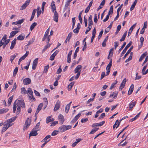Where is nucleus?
Listing matches in <instances>:
<instances>
[{
	"instance_id": "55",
	"label": "nucleus",
	"mask_w": 148,
	"mask_h": 148,
	"mask_svg": "<svg viewBox=\"0 0 148 148\" xmlns=\"http://www.w3.org/2000/svg\"><path fill=\"white\" fill-rule=\"evenodd\" d=\"M103 31L102 29L101 31L100 32L98 36V38L100 39L102 36L103 33Z\"/></svg>"
},
{
	"instance_id": "62",
	"label": "nucleus",
	"mask_w": 148,
	"mask_h": 148,
	"mask_svg": "<svg viewBox=\"0 0 148 148\" xmlns=\"http://www.w3.org/2000/svg\"><path fill=\"white\" fill-rule=\"evenodd\" d=\"M62 71V69L61 68V66H60L59 69H58L57 71V73L59 74Z\"/></svg>"
},
{
	"instance_id": "29",
	"label": "nucleus",
	"mask_w": 148,
	"mask_h": 148,
	"mask_svg": "<svg viewBox=\"0 0 148 148\" xmlns=\"http://www.w3.org/2000/svg\"><path fill=\"white\" fill-rule=\"evenodd\" d=\"M29 53V51H27L26 52V53H25V55L22 56L20 58V59L22 60H24L25 59V58L27 56Z\"/></svg>"
},
{
	"instance_id": "45",
	"label": "nucleus",
	"mask_w": 148,
	"mask_h": 148,
	"mask_svg": "<svg viewBox=\"0 0 148 148\" xmlns=\"http://www.w3.org/2000/svg\"><path fill=\"white\" fill-rule=\"evenodd\" d=\"M35 40V38H33L32 40H29L28 43L27 44V46H29L31 44H32L34 42V40Z\"/></svg>"
},
{
	"instance_id": "37",
	"label": "nucleus",
	"mask_w": 148,
	"mask_h": 148,
	"mask_svg": "<svg viewBox=\"0 0 148 148\" xmlns=\"http://www.w3.org/2000/svg\"><path fill=\"white\" fill-rule=\"evenodd\" d=\"M37 23L34 22L30 26V29L31 31H32L35 27L37 25Z\"/></svg>"
},
{
	"instance_id": "22",
	"label": "nucleus",
	"mask_w": 148,
	"mask_h": 148,
	"mask_svg": "<svg viewBox=\"0 0 148 148\" xmlns=\"http://www.w3.org/2000/svg\"><path fill=\"white\" fill-rule=\"evenodd\" d=\"M17 117V116H15L8 120L7 122H9V123H11L13 122L16 119Z\"/></svg>"
},
{
	"instance_id": "53",
	"label": "nucleus",
	"mask_w": 148,
	"mask_h": 148,
	"mask_svg": "<svg viewBox=\"0 0 148 148\" xmlns=\"http://www.w3.org/2000/svg\"><path fill=\"white\" fill-rule=\"evenodd\" d=\"M45 4H46V3L45 2H43L42 3V7H41L42 10V13H43V12L44 10V7H45Z\"/></svg>"
},
{
	"instance_id": "59",
	"label": "nucleus",
	"mask_w": 148,
	"mask_h": 148,
	"mask_svg": "<svg viewBox=\"0 0 148 148\" xmlns=\"http://www.w3.org/2000/svg\"><path fill=\"white\" fill-rule=\"evenodd\" d=\"M81 114L80 113H79L76 116H75L74 118L75 119L76 121H77L79 118L80 117Z\"/></svg>"
},
{
	"instance_id": "15",
	"label": "nucleus",
	"mask_w": 148,
	"mask_h": 148,
	"mask_svg": "<svg viewBox=\"0 0 148 148\" xmlns=\"http://www.w3.org/2000/svg\"><path fill=\"white\" fill-rule=\"evenodd\" d=\"M136 101L133 102L132 103H130L129 104V110L131 111L132 110V109L136 104Z\"/></svg>"
},
{
	"instance_id": "40",
	"label": "nucleus",
	"mask_w": 148,
	"mask_h": 148,
	"mask_svg": "<svg viewBox=\"0 0 148 148\" xmlns=\"http://www.w3.org/2000/svg\"><path fill=\"white\" fill-rule=\"evenodd\" d=\"M21 93L23 94H26L27 93V91L26 90L25 88L24 87L22 88H21Z\"/></svg>"
},
{
	"instance_id": "39",
	"label": "nucleus",
	"mask_w": 148,
	"mask_h": 148,
	"mask_svg": "<svg viewBox=\"0 0 148 148\" xmlns=\"http://www.w3.org/2000/svg\"><path fill=\"white\" fill-rule=\"evenodd\" d=\"M8 127H7V126L5 125V124L4 125L2 129V130L1 133L2 134H3L4 132H5L8 129Z\"/></svg>"
},
{
	"instance_id": "46",
	"label": "nucleus",
	"mask_w": 148,
	"mask_h": 148,
	"mask_svg": "<svg viewBox=\"0 0 148 148\" xmlns=\"http://www.w3.org/2000/svg\"><path fill=\"white\" fill-rule=\"evenodd\" d=\"M147 64H146L145 66L143 68L142 73L143 75H145L146 74H144V73H145V71L147 67Z\"/></svg>"
},
{
	"instance_id": "32",
	"label": "nucleus",
	"mask_w": 148,
	"mask_h": 148,
	"mask_svg": "<svg viewBox=\"0 0 148 148\" xmlns=\"http://www.w3.org/2000/svg\"><path fill=\"white\" fill-rule=\"evenodd\" d=\"M18 55L17 53H15L14 55L11 56H10V61L12 62L13 60Z\"/></svg>"
},
{
	"instance_id": "10",
	"label": "nucleus",
	"mask_w": 148,
	"mask_h": 148,
	"mask_svg": "<svg viewBox=\"0 0 148 148\" xmlns=\"http://www.w3.org/2000/svg\"><path fill=\"white\" fill-rule=\"evenodd\" d=\"M60 106V102L59 101H58L54 107V111H57L59 109Z\"/></svg>"
},
{
	"instance_id": "38",
	"label": "nucleus",
	"mask_w": 148,
	"mask_h": 148,
	"mask_svg": "<svg viewBox=\"0 0 148 148\" xmlns=\"http://www.w3.org/2000/svg\"><path fill=\"white\" fill-rule=\"evenodd\" d=\"M27 92V93H29L30 96L33 95V91L32 90V88H28Z\"/></svg>"
},
{
	"instance_id": "52",
	"label": "nucleus",
	"mask_w": 148,
	"mask_h": 148,
	"mask_svg": "<svg viewBox=\"0 0 148 148\" xmlns=\"http://www.w3.org/2000/svg\"><path fill=\"white\" fill-rule=\"evenodd\" d=\"M70 106L66 105L65 107V111L66 113H68L70 108Z\"/></svg>"
},
{
	"instance_id": "56",
	"label": "nucleus",
	"mask_w": 148,
	"mask_h": 148,
	"mask_svg": "<svg viewBox=\"0 0 148 148\" xmlns=\"http://www.w3.org/2000/svg\"><path fill=\"white\" fill-rule=\"evenodd\" d=\"M117 83V81H116V83H112L111 85V86H110V90H112V89L114 87V86L115 84H116Z\"/></svg>"
},
{
	"instance_id": "24",
	"label": "nucleus",
	"mask_w": 148,
	"mask_h": 148,
	"mask_svg": "<svg viewBox=\"0 0 148 148\" xmlns=\"http://www.w3.org/2000/svg\"><path fill=\"white\" fill-rule=\"evenodd\" d=\"M72 35V32H70L69 34L67 37L66 38V39L64 42L65 43H66L67 41L69 40L70 39Z\"/></svg>"
},
{
	"instance_id": "42",
	"label": "nucleus",
	"mask_w": 148,
	"mask_h": 148,
	"mask_svg": "<svg viewBox=\"0 0 148 148\" xmlns=\"http://www.w3.org/2000/svg\"><path fill=\"white\" fill-rule=\"evenodd\" d=\"M29 99L32 101H36V99L33 96V95L31 96H29Z\"/></svg>"
},
{
	"instance_id": "43",
	"label": "nucleus",
	"mask_w": 148,
	"mask_h": 148,
	"mask_svg": "<svg viewBox=\"0 0 148 148\" xmlns=\"http://www.w3.org/2000/svg\"><path fill=\"white\" fill-rule=\"evenodd\" d=\"M18 68L17 67H16L15 69H14V72H13V76L14 77L16 75L18 71Z\"/></svg>"
},
{
	"instance_id": "18",
	"label": "nucleus",
	"mask_w": 148,
	"mask_h": 148,
	"mask_svg": "<svg viewBox=\"0 0 148 148\" xmlns=\"http://www.w3.org/2000/svg\"><path fill=\"white\" fill-rule=\"evenodd\" d=\"M16 39H14L13 40H12L11 42V46L10 47V49H12L14 47L16 43Z\"/></svg>"
},
{
	"instance_id": "54",
	"label": "nucleus",
	"mask_w": 148,
	"mask_h": 148,
	"mask_svg": "<svg viewBox=\"0 0 148 148\" xmlns=\"http://www.w3.org/2000/svg\"><path fill=\"white\" fill-rule=\"evenodd\" d=\"M59 131L54 130L51 133V135L52 136H54L57 135L58 134V132Z\"/></svg>"
},
{
	"instance_id": "14",
	"label": "nucleus",
	"mask_w": 148,
	"mask_h": 148,
	"mask_svg": "<svg viewBox=\"0 0 148 148\" xmlns=\"http://www.w3.org/2000/svg\"><path fill=\"white\" fill-rule=\"evenodd\" d=\"M82 66L81 65H78L75 68L74 71L75 73H77L78 72H80L81 70L79 71L81 69Z\"/></svg>"
},
{
	"instance_id": "61",
	"label": "nucleus",
	"mask_w": 148,
	"mask_h": 148,
	"mask_svg": "<svg viewBox=\"0 0 148 148\" xmlns=\"http://www.w3.org/2000/svg\"><path fill=\"white\" fill-rule=\"evenodd\" d=\"M106 116L105 114V113H102L99 118V119H100L103 118Z\"/></svg>"
},
{
	"instance_id": "57",
	"label": "nucleus",
	"mask_w": 148,
	"mask_h": 148,
	"mask_svg": "<svg viewBox=\"0 0 148 148\" xmlns=\"http://www.w3.org/2000/svg\"><path fill=\"white\" fill-rule=\"evenodd\" d=\"M113 51L114 48H112L110 50V51L109 52V55H110L111 54H112V55L111 56V57L112 56V55L113 54Z\"/></svg>"
},
{
	"instance_id": "48",
	"label": "nucleus",
	"mask_w": 148,
	"mask_h": 148,
	"mask_svg": "<svg viewBox=\"0 0 148 148\" xmlns=\"http://www.w3.org/2000/svg\"><path fill=\"white\" fill-rule=\"evenodd\" d=\"M51 137V136L50 135H48L46 136L44 139L42 140L41 141L42 142H44V141H47V140L48 139L50 138Z\"/></svg>"
},
{
	"instance_id": "11",
	"label": "nucleus",
	"mask_w": 148,
	"mask_h": 148,
	"mask_svg": "<svg viewBox=\"0 0 148 148\" xmlns=\"http://www.w3.org/2000/svg\"><path fill=\"white\" fill-rule=\"evenodd\" d=\"M37 132V131L33 129L29 134V136H36L38 134Z\"/></svg>"
},
{
	"instance_id": "25",
	"label": "nucleus",
	"mask_w": 148,
	"mask_h": 148,
	"mask_svg": "<svg viewBox=\"0 0 148 148\" xmlns=\"http://www.w3.org/2000/svg\"><path fill=\"white\" fill-rule=\"evenodd\" d=\"M18 31H12L10 33V35L9 37L11 38L14 36L15 34L18 33Z\"/></svg>"
},
{
	"instance_id": "58",
	"label": "nucleus",
	"mask_w": 148,
	"mask_h": 148,
	"mask_svg": "<svg viewBox=\"0 0 148 148\" xmlns=\"http://www.w3.org/2000/svg\"><path fill=\"white\" fill-rule=\"evenodd\" d=\"M94 22H95V23H97L98 21V20L97 18V14H95L94 15Z\"/></svg>"
},
{
	"instance_id": "23",
	"label": "nucleus",
	"mask_w": 148,
	"mask_h": 148,
	"mask_svg": "<svg viewBox=\"0 0 148 148\" xmlns=\"http://www.w3.org/2000/svg\"><path fill=\"white\" fill-rule=\"evenodd\" d=\"M133 46H132L127 51L126 54L124 55L123 57V58H125L131 52L132 49H133Z\"/></svg>"
},
{
	"instance_id": "2",
	"label": "nucleus",
	"mask_w": 148,
	"mask_h": 148,
	"mask_svg": "<svg viewBox=\"0 0 148 148\" xmlns=\"http://www.w3.org/2000/svg\"><path fill=\"white\" fill-rule=\"evenodd\" d=\"M71 127L72 126L71 125H63L59 127V131L61 132H63L67 130L70 129Z\"/></svg>"
},
{
	"instance_id": "63",
	"label": "nucleus",
	"mask_w": 148,
	"mask_h": 148,
	"mask_svg": "<svg viewBox=\"0 0 148 148\" xmlns=\"http://www.w3.org/2000/svg\"><path fill=\"white\" fill-rule=\"evenodd\" d=\"M105 123V121H103L101 122L97 123L98 126H102Z\"/></svg>"
},
{
	"instance_id": "47",
	"label": "nucleus",
	"mask_w": 148,
	"mask_h": 148,
	"mask_svg": "<svg viewBox=\"0 0 148 148\" xmlns=\"http://www.w3.org/2000/svg\"><path fill=\"white\" fill-rule=\"evenodd\" d=\"M74 84V83L73 82H71L68 86V88L69 90H71V88Z\"/></svg>"
},
{
	"instance_id": "6",
	"label": "nucleus",
	"mask_w": 148,
	"mask_h": 148,
	"mask_svg": "<svg viewBox=\"0 0 148 148\" xmlns=\"http://www.w3.org/2000/svg\"><path fill=\"white\" fill-rule=\"evenodd\" d=\"M38 58H37L34 60L32 67V68L33 69H36L38 63Z\"/></svg>"
},
{
	"instance_id": "7",
	"label": "nucleus",
	"mask_w": 148,
	"mask_h": 148,
	"mask_svg": "<svg viewBox=\"0 0 148 148\" xmlns=\"http://www.w3.org/2000/svg\"><path fill=\"white\" fill-rule=\"evenodd\" d=\"M43 106V104L42 103H40L38 105L35 114V116H36V115L38 114L39 112L41 110Z\"/></svg>"
},
{
	"instance_id": "3",
	"label": "nucleus",
	"mask_w": 148,
	"mask_h": 148,
	"mask_svg": "<svg viewBox=\"0 0 148 148\" xmlns=\"http://www.w3.org/2000/svg\"><path fill=\"white\" fill-rule=\"evenodd\" d=\"M31 121L29 118H27L26 120L24 126V129H26L30 125Z\"/></svg>"
},
{
	"instance_id": "33",
	"label": "nucleus",
	"mask_w": 148,
	"mask_h": 148,
	"mask_svg": "<svg viewBox=\"0 0 148 148\" xmlns=\"http://www.w3.org/2000/svg\"><path fill=\"white\" fill-rule=\"evenodd\" d=\"M40 125V122H38V123H37L33 129L37 131L39 130V127Z\"/></svg>"
},
{
	"instance_id": "13",
	"label": "nucleus",
	"mask_w": 148,
	"mask_h": 148,
	"mask_svg": "<svg viewBox=\"0 0 148 148\" xmlns=\"http://www.w3.org/2000/svg\"><path fill=\"white\" fill-rule=\"evenodd\" d=\"M25 35L24 34H21L17 37V40H23L25 38Z\"/></svg>"
},
{
	"instance_id": "30",
	"label": "nucleus",
	"mask_w": 148,
	"mask_h": 148,
	"mask_svg": "<svg viewBox=\"0 0 148 148\" xmlns=\"http://www.w3.org/2000/svg\"><path fill=\"white\" fill-rule=\"evenodd\" d=\"M8 109L7 108L0 109V114H3L7 112L8 110Z\"/></svg>"
},
{
	"instance_id": "4",
	"label": "nucleus",
	"mask_w": 148,
	"mask_h": 148,
	"mask_svg": "<svg viewBox=\"0 0 148 148\" xmlns=\"http://www.w3.org/2000/svg\"><path fill=\"white\" fill-rule=\"evenodd\" d=\"M30 1V0H27L22 5L20 8L21 10H23L25 9L26 7L29 5Z\"/></svg>"
},
{
	"instance_id": "64",
	"label": "nucleus",
	"mask_w": 148,
	"mask_h": 148,
	"mask_svg": "<svg viewBox=\"0 0 148 148\" xmlns=\"http://www.w3.org/2000/svg\"><path fill=\"white\" fill-rule=\"evenodd\" d=\"M148 60V55L146 57L145 61H144V62H143V63L142 64V66H143L145 64V63H146L147 61Z\"/></svg>"
},
{
	"instance_id": "60",
	"label": "nucleus",
	"mask_w": 148,
	"mask_h": 148,
	"mask_svg": "<svg viewBox=\"0 0 148 148\" xmlns=\"http://www.w3.org/2000/svg\"><path fill=\"white\" fill-rule=\"evenodd\" d=\"M24 20L25 19L24 18L19 20L18 21H17L18 24H20L24 22Z\"/></svg>"
},
{
	"instance_id": "9",
	"label": "nucleus",
	"mask_w": 148,
	"mask_h": 148,
	"mask_svg": "<svg viewBox=\"0 0 148 148\" xmlns=\"http://www.w3.org/2000/svg\"><path fill=\"white\" fill-rule=\"evenodd\" d=\"M31 81L30 79L29 78H26L23 80V83L24 85H27L30 84Z\"/></svg>"
},
{
	"instance_id": "28",
	"label": "nucleus",
	"mask_w": 148,
	"mask_h": 148,
	"mask_svg": "<svg viewBox=\"0 0 148 148\" xmlns=\"http://www.w3.org/2000/svg\"><path fill=\"white\" fill-rule=\"evenodd\" d=\"M37 13V17H38L41 14V11L40 10V8L39 7H38L36 9Z\"/></svg>"
},
{
	"instance_id": "50",
	"label": "nucleus",
	"mask_w": 148,
	"mask_h": 148,
	"mask_svg": "<svg viewBox=\"0 0 148 148\" xmlns=\"http://www.w3.org/2000/svg\"><path fill=\"white\" fill-rule=\"evenodd\" d=\"M92 28V26H88V27L87 28V29L86 32H85V34H87L88 32H89L90 30Z\"/></svg>"
},
{
	"instance_id": "1",
	"label": "nucleus",
	"mask_w": 148,
	"mask_h": 148,
	"mask_svg": "<svg viewBox=\"0 0 148 148\" xmlns=\"http://www.w3.org/2000/svg\"><path fill=\"white\" fill-rule=\"evenodd\" d=\"M16 101L14 103L13 106V112L15 113L16 110V108L17 107V111L16 112V114L18 115L19 114L21 110V107L25 108V104L24 101L23 99H21L18 100L16 104Z\"/></svg>"
},
{
	"instance_id": "41",
	"label": "nucleus",
	"mask_w": 148,
	"mask_h": 148,
	"mask_svg": "<svg viewBox=\"0 0 148 148\" xmlns=\"http://www.w3.org/2000/svg\"><path fill=\"white\" fill-rule=\"evenodd\" d=\"M53 120V119H51L50 116H48L46 119V123H48Z\"/></svg>"
},
{
	"instance_id": "21",
	"label": "nucleus",
	"mask_w": 148,
	"mask_h": 148,
	"mask_svg": "<svg viewBox=\"0 0 148 148\" xmlns=\"http://www.w3.org/2000/svg\"><path fill=\"white\" fill-rule=\"evenodd\" d=\"M134 85L133 84L131 85L128 92V95H130L132 93L134 90Z\"/></svg>"
},
{
	"instance_id": "49",
	"label": "nucleus",
	"mask_w": 148,
	"mask_h": 148,
	"mask_svg": "<svg viewBox=\"0 0 148 148\" xmlns=\"http://www.w3.org/2000/svg\"><path fill=\"white\" fill-rule=\"evenodd\" d=\"M126 44V42H123V44L121 48L119 49V52H120L123 49V48L125 46Z\"/></svg>"
},
{
	"instance_id": "5",
	"label": "nucleus",
	"mask_w": 148,
	"mask_h": 148,
	"mask_svg": "<svg viewBox=\"0 0 148 148\" xmlns=\"http://www.w3.org/2000/svg\"><path fill=\"white\" fill-rule=\"evenodd\" d=\"M132 44V42H130L125 47V48L122 51L121 55L122 56L123 54H124L126 52L127 49L130 47L131 45Z\"/></svg>"
},
{
	"instance_id": "44",
	"label": "nucleus",
	"mask_w": 148,
	"mask_h": 148,
	"mask_svg": "<svg viewBox=\"0 0 148 148\" xmlns=\"http://www.w3.org/2000/svg\"><path fill=\"white\" fill-rule=\"evenodd\" d=\"M13 97V95L12 96L10 97L8 99V104L9 105L12 102V99Z\"/></svg>"
},
{
	"instance_id": "8",
	"label": "nucleus",
	"mask_w": 148,
	"mask_h": 148,
	"mask_svg": "<svg viewBox=\"0 0 148 148\" xmlns=\"http://www.w3.org/2000/svg\"><path fill=\"white\" fill-rule=\"evenodd\" d=\"M58 14L55 10L54 11V14L53 16V20L57 23L58 21Z\"/></svg>"
},
{
	"instance_id": "19",
	"label": "nucleus",
	"mask_w": 148,
	"mask_h": 148,
	"mask_svg": "<svg viewBox=\"0 0 148 148\" xmlns=\"http://www.w3.org/2000/svg\"><path fill=\"white\" fill-rule=\"evenodd\" d=\"M58 119L59 120L61 121V124H62L64 121L63 116L62 114H60L58 116Z\"/></svg>"
},
{
	"instance_id": "17",
	"label": "nucleus",
	"mask_w": 148,
	"mask_h": 148,
	"mask_svg": "<svg viewBox=\"0 0 148 148\" xmlns=\"http://www.w3.org/2000/svg\"><path fill=\"white\" fill-rule=\"evenodd\" d=\"M147 55V51H145L142 55H141L139 60V62L141 61Z\"/></svg>"
},
{
	"instance_id": "34",
	"label": "nucleus",
	"mask_w": 148,
	"mask_h": 148,
	"mask_svg": "<svg viewBox=\"0 0 148 148\" xmlns=\"http://www.w3.org/2000/svg\"><path fill=\"white\" fill-rule=\"evenodd\" d=\"M51 45V44H49V43H47V45H46L45 46L43 49L42 51V52H45L46 50L48 48V47H49Z\"/></svg>"
},
{
	"instance_id": "16",
	"label": "nucleus",
	"mask_w": 148,
	"mask_h": 148,
	"mask_svg": "<svg viewBox=\"0 0 148 148\" xmlns=\"http://www.w3.org/2000/svg\"><path fill=\"white\" fill-rule=\"evenodd\" d=\"M92 16L90 15L88 19V26H92V25L93 24V22L92 20Z\"/></svg>"
},
{
	"instance_id": "35",
	"label": "nucleus",
	"mask_w": 148,
	"mask_h": 148,
	"mask_svg": "<svg viewBox=\"0 0 148 148\" xmlns=\"http://www.w3.org/2000/svg\"><path fill=\"white\" fill-rule=\"evenodd\" d=\"M10 40V39H8L4 42H5L3 43V49H4L5 48L6 46L9 43Z\"/></svg>"
},
{
	"instance_id": "31",
	"label": "nucleus",
	"mask_w": 148,
	"mask_h": 148,
	"mask_svg": "<svg viewBox=\"0 0 148 148\" xmlns=\"http://www.w3.org/2000/svg\"><path fill=\"white\" fill-rule=\"evenodd\" d=\"M112 59H111L110 60V61L108 65L106 68V69H110V68L111 67L112 65Z\"/></svg>"
},
{
	"instance_id": "27",
	"label": "nucleus",
	"mask_w": 148,
	"mask_h": 148,
	"mask_svg": "<svg viewBox=\"0 0 148 148\" xmlns=\"http://www.w3.org/2000/svg\"><path fill=\"white\" fill-rule=\"evenodd\" d=\"M108 36H107L105 39H104V40H103V42L102 43V46L103 47H105L106 46V42L107 41L108 38Z\"/></svg>"
},
{
	"instance_id": "36",
	"label": "nucleus",
	"mask_w": 148,
	"mask_h": 148,
	"mask_svg": "<svg viewBox=\"0 0 148 148\" xmlns=\"http://www.w3.org/2000/svg\"><path fill=\"white\" fill-rule=\"evenodd\" d=\"M133 55V53L132 52H131L130 54V55L128 59H127L125 61V62H129V61L132 60V56Z\"/></svg>"
},
{
	"instance_id": "26",
	"label": "nucleus",
	"mask_w": 148,
	"mask_h": 148,
	"mask_svg": "<svg viewBox=\"0 0 148 148\" xmlns=\"http://www.w3.org/2000/svg\"><path fill=\"white\" fill-rule=\"evenodd\" d=\"M127 31H126L123 34L122 37L121 38L120 40V41L122 42L123 41L125 40L127 35Z\"/></svg>"
},
{
	"instance_id": "12",
	"label": "nucleus",
	"mask_w": 148,
	"mask_h": 148,
	"mask_svg": "<svg viewBox=\"0 0 148 148\" xmlns=\"http://www.w3.org/2000/svg\"><path fill=\"white\" fill-rule=\"evenodd\" d=\"M80 23H78L77 28L73 30V32L74 33L77 34L79 32V29L80 28Z\"/></svg>"
},
{
	"instance_id": "51",
	"label": "nucleus",
	"mask_w": 148,
	"mask_h": 148,
	"mask_svg": "<svg viewBox=\"0 0 148 148\" xmlns=\"http://www.w3.org/2000/svg\"><path fill=\"white\" fill-rule=\"evenodd\" d=\"M129 125L127 126V127H125L121 131L119 134L117 135V138H118L119 136L121 134L123 131H124L127 128V127Z\"/></svg>"
},
{
	"instance_id": "20",
	"label": "nucleus",
	"mask_w": 148,
	"mask_h": 148,
	"mask_svg": "<svg viewBox=\"0 0 148 148\" xmlns=\"http://www.w3.org/2000/svg\"><path fill=\"white\" fill-rule=\"evenodd\" d=\"M137 1L138 0H135L134 1V2L131 5L130 8V11H131L134 10Z\"/></svg>"
}]
</instances>
